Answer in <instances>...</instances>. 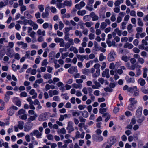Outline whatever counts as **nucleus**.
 Segmentation results:
<instances>
[{"label": "nucleus", "instance_id": "obj_41", "mask_svg": "<svg viewBox=\"0 0 148 148\" xmlns=\"http://www.w3.org/2000/svg\"><path fill=\"white\" fill-rule=\"evenodd\" d=\"M107 24L104 22H102L100 26V29L103 30L107 26Z\"/></svg>", "mask_w": 148, "mask_h": 148}, {"label": "nucleus", "instance_id": "obj_14", "mask_svg": "<svg viewBox=\"0 0 148 148\" xmlns=\"http://www.w3.org/2000/svg\"><path fill=\"white\" fill-rule=\"evenodd\" d=\"M42 27L43 28L46 29L47 28H49L50 30H51L52 29V26L51 23L49 24L47 23H44L42 25Z\"/></svg>", "mask_w": 148, "mask_h": 148}, {"label": "nucleus", "instance_id": "obj_2", "mask_svg": "<svg viewBox=\"0 0 148 148\" xmlns=\"http://www.w3.org/2000/svg\"><path fill=\"white\" fill-rule=\"evenodd\" d=\"M116 57V55L113 51H111L109 53L108 58V60L110 62L114 61V60L115 58Z\"/></svg>", "mask_w": 148, "mask_h": 148}, {"label": "nucleus", "instance_id": "obj_61", "mask_svg": "<svg viewBox=\"0 0 148 148\" xmlns=\"http://www.w3.org/2000/svg\"><path fill=\"white\" fill-rule=\"evenodd\" d=\"M28 66V65L26 64H24L23 66V67L21 68V69L20 72H22L24 71V69H27Z\"/></svg>", "mask_w": 148, "mask_h": 148}, {"label": "nucleus", "instance_id": "obj_10", "mask_svg": "<svg viewBox=\"0 0 148 148\" xmlns=\"http://www.w3.org/2000/svg\"><path fill=\"white\" fill-rule=\"evenodd\" d=\"M13 94V93L12 91H7L5 95V97L4 98L5 100L7 102L9 101L10 95H12Z\"/></svg>", "mask_w": 148, "mask_h": 148}, {"label": "nucleus", "instance_id": "obj_11", "mask_svg": "<svg viewBox=\"0 0 148 148\" xmlns=\"http://www.w3.org/2000/svg\"><path fill=\"white\" fill-rule=\"evenodd\" d=\"M109 71V69H106L105 71H103L102 73V76L103 77H106L107 78H108L110 77Z\"/></svg>", "mask_w": 148, "mask_h": 148}, {"label": "nucleus", "instance_id": "obj_58", "mask_svg": "<svg viewBox=\"0 0 148 148\" xmlns=\"http://www.w3.org/2000/svg\"><path fill=\"white\" fill-rule=\"evenodd\" d=\"M122 60L126 62H127L128 60V58L126 56H123L121 58Z\"/></svg>", "mask_w": 148, "mask_h": 148}, {"label": "nucleus", "instance_id": "obj_9", "mask_svg": "<svg viewBox=\"0 0 148 148\" xmlns=\"http://www.w3.org/2000/svg\"><path fill=\"white\" fill-rule=\"evenodd\" d=\"M47 116V113H43L41 114L38 117V120L40 121H44L46 120Z\"/></svg>", "mask_w": 148, "mask_h": 148}, {"label": "nucleus", "instance_id": "obj_40", "mask_svg": "<svg viewBox=\"0 0 148 148\" xmlns=\"http://www.w3.org/2000/svg\"><path fill=\"white\" fill-rule=\"evenodd\" d=\"M56 6L59 9H60L62 8H64V3H56Z\"/></svg>", "mask_w": 148, "mask_h": 148}, {"label": "nucleus", "instance_id": "obj_21", "mask_svg": "<svg viewBox=\"0 0 148 148\" xmlns=\"http://www.w3.org/2000/svg\"><path fill=\"white\" fill-rule=\"evenodd\" d=\"M24 122L22 121H20L18 122V127L21 130L23 129L24 127Z\"/></svg>", "mask_w": 148, "mask_h": 148}, {"label": "nucleus", "instance_id": "obj_42", "mask_svg": "<svg viewBox=\"0 0 148 148\" xmlns=\"http://www.w3.org/2000/svg\"><path fill=\"white\" fill-rule=\"evenodd\" d=\"M133 28V26L131 24H129L127 26V30L129 33H131L132 32V29Z\"/></svg>", "mask_w": 148, "mask_h": 148}, {"label": "nucleus", "instance_id": "obj_29", "mask_svg": "<svg viewBox=\"0 0 148 148\" xmlns=\"http://www.w3.org/2000/svg\"><path fill=\"white\" fill-rule=\"evenodd\" d=\"M43 78L46 79H50L52 77V75L51 74L47 73L43 75Z\"/></svg>", "mask_w": 148, "mask_h": 148}, {"label": "nucleus", "instance_id": "obj_23", "mask_svg": "<svg viewBox=\"0 0 148 148\" xmlns=\"http://www.w3.org/2000/svg\"><path fill=\"white\" fill-rule=\"evenodd\" d=\"M9 0H5L4 2L1 1L0 3V8H2L4 6H5L8 4Z\"/></svg>", "mask_w": 148, "mask_h": 148}, {"label": "nucleus", "instance_id": "obj_63", "mask_svg": "<svg viewBox=\"0 0 148 148\" xmlns=\"http://www.w3.org/2000/svg\"><path fill=\"white\" fill-rule=\"evenodd\" d=\"M21 97H25L27 96V93L25 92H22L20 94Z\"/></svg>", "mask_w": 148, "mask_h": 148}, {"label": "nucleus", "instance_id": "obj_36", "mask_svg": "<svg viewBox=\"0 0 148 148\" xmlns=\"http://www.w3.org/2000/svg\"><path fill=\"white\" fill-rule=\"evenodd\" d=\"M57 132L58 133H60L64 134H66V131L65 128H63L60 129H58Z\"/></svg>", "mask_w": 148, "mask_h": 148}, {"label": "nucleus", "instance_id": "obj_5", "mask_svg": "<svg viewBox=\"0 0 148 148\" xmlns=\"http://www.w3.org/2000/svg\"><path fill=\"white\" fill-rule=\"evenodd\" d=\"M73 122L72 121H69L68 122L66 129L68 131V133H70L71 132L74 130V129L73 127Z\"/></svg>", "mask_w": 148, "mask_h": 148}, {"label": "nucleus", "instance_id": "obj_44", "mask_svg": "<svg viewBox=\"0 0 148 148\" xmlns=\"http://www.w3.org/2000/svg\"><path fill=\"white\" fill-rule=\"evenodd\" d=\"M32 21L31 20L25 19L23 21V24L26 25L27 24H29L30 25Z\"/></svg>", "mask_w": 148, "mask_h": 148}, {"label": "nucleus", "instance_id": "obj_43", "mask_svg": "<svg viewBox=\"0 0 148 148\" xmlns=\"http://www.w3.org/2000/svg\"><path fill=\"white\" fill-rule=\"evenodd\" d=\"M115 32H116L117 34L119 36H121L122 35V31L119 29L118 28L115 29Z\"/></svg>", "mask_w": 148, "mask_h": 148}, {"label": "nucleus", "instance_id": "obj_64", "mask_svg": "<svg viewBox=\"0 0 148 148\" xmlns=\"http://www.w3.org/2000/svg\"><path fill=\"white\" fill-rule=\"evenodd\" d=\"M47 137L48 139L49 140H52L53 139V136L50 134L47 135Z\"/></svg>", "mask_w": 148, "mask_h": 148}, {"label": "nucleus", "instance_id": "obj_31", "mask_svg": "<svg viewBox=\"0 0 148 148\" xmlns=\"http://www.w3.org/2000/svg\"><path fill=\"white\" fill-rule=\"evenodd\" d=\"M124 2V0H117L114 3V4L115 6H119V5L122 3Z\"/></svg>", "mask_w": 148, "mask_h": 148}, {"label": "nucleus", "instance_id": "obj_34", "mask_svg": "<svg viewBox=\"0 0 148 148\" xmlns=\"http://www.w3.org/2000/svg\"><path fill=\"white\" fill-rule=\"evenodd\" d=\"M24 15L27 19H31L32 18V16L28 12H25L24 13Z\"/></svg>", "mask_w": 148, "mask_h": 148}, {"label": "nucleus", "instance_id": "obj_27", "mask_svg": "<svg viewBox=\"0 0 148 148\" xmlns=\"http://www.w3.org/2000/svg\"><path fill=\"white\" fill-rule=\"evenodd\" d=\"M136 106L134 104H130L128 106V109L130 110L133 111L136 108Z\"/></svg>", "mask_w": 148, "mask_h": 148}, {"label": "nucleus", "instance_id": "obj_35", "mask_svg": "<svg viewBox=\"0 0 148 148\" xmlns=\"http://www.w3.org/2000/svg\"><path fill=\"white\" fill-rule=\"evenodd\" d=\"M86 11L85 10H84L82 11H78L77 12V14L79 15H81L83 16L86 14Z\"/></svg>", "mask_w": 148, "mask_h": 148}, {"label": "nucleus", "instance_id": "obj_49", "mask_svg": "<svg viewBox=\"0 0 148 148\" xmlns=\"http://www.w3.org/2000/svg\"><path fill=\"white\" fill-rule=\"evenodd\" d=\"M38 8L40 12H42L44 10V5H39L38 6Z\"/></svg>", "mask_w": 148, "mask_h": 148}, {"label": "nucleus", "instance_id": "obj_50", "mask_svg": "<svg viewBox=\"0 0 148 148\" xmlns=\"http://www.w3.org/2000/svg\"><path fill=\"white\" fill-rule=\"evenodd\" d=\"M107 110L106 108H100L99 109V112L100 113L103 114L104 113V112H106Z\"/></svg>", "mask_w": 148, "mask_h": 148}, {"label": "nucleus", "instance_id": "obj_25", "mask_svg": "<svg viewBox=\"0 0 148 148\" xmlns=\"http://www.w3.org/2000/svg\"><path fill=\"white\" fill-rule=\"evenodd\" d=\"M30 25L33 27V29L34 30H36L38 27V25L32 21L30 24Z\"/></svg>", "mask_w": 148, "mask_h": 148}, {"label": "nucleus", "instance_id": "obj_56", "mask_svg": "<svg viewBox=\"0 0 148 148\" xmlns=\"http://www.w3.org/2000/svg\"><path fill=\"white\" fill-rule=\"evenodd\" d=\"M78 50L79 52L81 53H84L85 52L84 49L82 47H79Z\"/></svg>", "mask_w": 148, "mask_h": 148}, {"label": "nucleus", "instance_id": "obj_32", "mask_svg": "<svg viewBox=\"0 0 148 148\" xmlns=\"http://www.w3.org/2000/svg\"><path fill=\"white\" fill-rule=\"evenodd\" d=\"M73 86L74 88L76 89H81L82 87V85L81 84H77L74 83L73 84Z\"/></svg>", "mask_w": 148, "mask_h": 148}, {"label": "nucleus", "instance_id": "obj_13", "mask_svg": "<svg viewBox=\"0 0 148 148\" xmlns=\"http://www.w3.org/2000/svg\"><path fill=\"white\" fill-rule=\"evenodd\" d=\"M49 15V12L47 8H45V12L42 14V16L43 18H48Z\"/></svg>", "mask_w": 148, "mask_h": 148}, {"label": "nucleus", "instance_id": "obj_47", "mask_svg": "<svg viewBox=\"0 0 148 148\" xmlns=\"http://www.w3.org/2000/svg\"><path fill=\"white\" fill-rule=\"evenodd\" d=\"M138 25L142 27L143 26V23L140 18H138L137 19Z\"/></svg>", "mask_w": 148, "mask_h": 148}, {"label": "nucleus", "instance_id": "obj_45", "mask_svg": "<svg viewBox=\"0 0 148 148\" xmlns=\"http://www.w3.org/2000/svg\"><path fill=\"white\" fill-rule=\"evenodd\" d=\"M75 33L77 36H79V38L81 37L82 35L81 32L78 30H75Z\"/></svg>", "mask_w": 148, "mask_h": 148}, {"label": "nucleus", "instance_id": "obj_3", "mask_svg": "<svg viewBox=\"0 0 148 148\" xmlns=\"http://www.w3.org/2000/svg\"><path fill=\"white\" fill-rule=\"evenodd\" d=\"M42 135V133H41V132H39V130H34L30 133V135L31 136H36L37 138H41Z\"/></svg>", "mask_w": 148, "mask_h": 148}, {"label": "nucleus", "instance_id": "obj_6", "mask_svg": "<svg viewBox=\"0 0 148 148\" xmlns=\"http://www.w3.org/2000/svg\"><path fill=\"white\" fill-rule=\"evenodd\" d=\"M33 125V124L32 123H26L24 126V131L27 132L29 131L31 129Z\"/></svg>", "mask_w": 148, "mask_h": 148}, {"label": "nucleus", "instance_id": "obj_22", "mask_svg": "<svg viewBox=\"0 0 148 148\" xmlns=\"http://www.w3.org/2000/svg\"><path fill=\"white\" fill-rule=\"evenodd\" d=\"M64 6L71 7L72 4V1L71 0L68 1L66 0L64 1Z\"/></svg>", "mask_w": 148, "mask_h": 148}, {"label": "nucleus", "instance_id": "obj_60", "mask_svg": "<svg viewBox=\"0 0 148 148\" xmlns=\"http://www.w3.org/2000/svg\"><path fill=\"white\" fill-rule=\"evenodd\" d=\"M86 107V106L84 105H79L78 106V108L80 110H83Z\"/></svg>", "mask_w": 148, "mask_h": 148}, {"label": "nucleus", "instance_id": "obj_39", "mask_svg": "<svg viewBox=\"0 0 148 148\" xmlns=\"http://www.w3.org/2000/svg\"><path fill=\"white\" fill-rule=\"evenodd\" d=\"M91 18V17L89 15H86L83 17V20L85 21H89Z\"/></svg>", "mask_w": 148, "mask_h": 148}, {"label": "nucleus", "instance_id": "obj_19", "mask_svg": "<svg viewBox=\"0 0 148 148\" xmlns=\"http://www.w3.org/2000/svg\"><path fill=\"white\" fill-rule=\"evenodd\" d=\"M133 47L132 44L128 42L125 43L123 46L124 48H128L129 49H131Z\"/></svg>", "mask_w": 148, "mask_h": 148}, {"label": "nucleus", "instance_id": "obj_18", "mask_svg": "<svg viewBox=\"0 0 148 148\" xmlns=\"http://www.w3.org/2000/svg\"><path fill=\"white\" fill-rule=\"evenodd\" d=\"M102 117H106L105 120V121L107 122L109 120L110 117V115L108 112H106L102 115Z\"/></svg>", "mask_w": 148, "mask_h": 148}, {"label": "nucleus", "instance_id": "obj_52", "mask_svg": "<svg viewBox=\"0 0 148 148\" xmlns=\"http://www.w3.org/2000/svg\"><path fill=\"white\" fill-rule=\"evenodd\" d=\"M104 90L106 92H112L113 91V89L110 87H107L104 88Z\"/></svg>", "mask_w": 148, "mask_h": 148}, {"label": "nucleus", "instance_id": "obj_1", "mask_svg": "<svg viewBox=\"0 0 148 148\" xmlns=\"http://www.w3.org/2000/svg\"><path fill=\"white\" fill-rule=\"evenodd\" d=\"M128 91L132 93L133 96L134 97L138 96L139 95V90L137 89V87L136 86H133L132 87L129 88Z\"/></svg>", "mask_w": 148, "mask_h": 148}, {"label": "nucleus", "instance_id": "obj_30", "mask_svg": "<svg viewBox=\"0 0 148 148\" xmlns=\"http://www.w3.org/2000/svg\"><path fill=\"white\" fill-rule=\"evenodd\" d=\"M138 82L141 86H144L146 83L145 80L142 78H140L138 79Z\"/></svg>", "mask_w": 148, "mask_h": 148}, {"label": "nucleus", "instance_id": "obj_46", "mask_svg": "<svg viewBox=\"0 0 148 148\" xmlns=\"http://www.w3.org/2000/svg\"><path fill=\"white\" fill-rule=\"evenodd\" d=\"M8 115L10 116L12 115L14 113V111L11 108L9 109L8 110Z\"/></svg>", "mask_w": 148, "mask_h": 148}, {"label": "nucleus", "instance_id": "obj_7", "mask_svg": "<svg viewBox=\"0 0 148 148\" xmlns=\"http://www.w3.org/2000/svg\"><path fill=\"white\" fill-rule=\"evenodd\" d=\"M116 138L115 136H111L110 137L108 143L110 145V146H111L116 142Z\"/></svg>", "mask_w": 148, "mask_h": 148}, {"label": "nucleus", "instance_id": "obj_24", "mask_svg": "<svg viewBox=\"0 0 148 148\" xmlns=\"http://www.w3.org/2000/svg\"><path fill=\"white\" fill-rule=\"evenodd\" d=\"M70 51H73V52L75 54H77L78 53V51L77 49L75 47L73 46L71 47L69 49Z\"/></svg>", "mask_w": 148, "mask_h": 148}, {"label": "nucleus", "instance_id": "obj_20", "mask_svg": "<svg viewBox=\"0 0 148 148\" xmlns=\"http://www.w3.org/2000/svg\"><path fill=\"white\" fill-rule=\"evenodd\" d=\"M14 101L15 102V103L18 106H20L21 105V102L19 99L17 97H15L14 98Z\"/></svg>", "mask_w": 148, "mask_h": 148}, {"label": "nucleus", "instance_id": "obj_53", "mask_svg": "<svg viewBox=\"0 0 148 148\" xmlns=\"http://www.w3.org/2000/svg\"><path fill=\"white\" fill-rule=\"evenodd\" d=\"M64 26V24L62 21H60L59 24V29L60 30H62Z\"/></svg>", "mask_w": 148, "mask_h": 148}, {"label": "nucleus", "instance_id": "obj_17", "mask_svg": "<svg viewBox=\"0 0 148 148\" xmlns=\"http://www.w3.org/2000/svg\"><path fill=\"white\" fill-rule=\"evenodd\" d=\"M142 108L140 107L138 108L136 112V116L137 117H140L141 116Z\"/></svg>", "mask_w": 148, "mask_h": 148}, {"label": "nucleus", "instance_id": "obj_28", "mask_svg": "<svg viewBox=\"0 0 148 148\" xmlns=\"http://www.w3.org/2000/svg\"><path fill=\"white\" fill-rule=\"evenodd\" d=\"M126 79L127 82L129 83H133L135 82V79L134 78H130L128 77H126Z\"/></svg>", "mask_w": 148, "mask_h": 148}, {"label": "nucleus", "instance_id": "obj_51", "mask_svg": "<svg viewBox=\"0 0 148 148\" xmlns=\"http://www.w3.org/2000/svg\"><path fill=\"white\" fill-rule=\"evenodd\" d=\"M85 25L88 27H90L93 25V24L91 22H86Z\"/></svg>", "mask_w": 148, "mask_h": 148}, {"label": "nucleus", "instance_id": "obj_57", "mask_svg": "<svg viewBox=\"0 0 148 148\" xmlns=\"http://www.w3.org/2000/svg\"><path fill=\"white\" fill-rule=\"evenodd\" d=\"M88 69H83L82 70V73L85 75H87L88 73Z\"/></svg>", "mask_w": 148, "mask_h": 148}, {"label": "nucleus", "instance_id": "obj_48", "mask_svg": "<svg viewBox=\"0 0 148 148\" xmlns=\"http://www.w3.org/2000/svg\"><path fill=\"white\" fill-rule=\"evenodd\" d=\"M27 118V115L26 114H24L19 116V118L22 120H26Z\"/></svg>", "mask_w": 148, "mask_h": 148}, {"label": "nucleus", "instance_id": "obj_37", "mask_svg": "<svg viewBox=\"0 0 148 148\" xmlns=\"http://www.w3.org/2000/svg\"><path fill=\"white\" fill-rule=\"evenodd\" d=\"M100 73V70L99 69H97L96 70L95 73L93 75V77L94 78L97 77L99 75Z\"/></svg>", "mask_w": 148, "mask_h": 148}, {"label": "nucleus", "instance_id": "obj_55", "mask_svg": "<svg viewBox=\"0 0 148 148\" xmlns=\"http://www.w3.org/2000/svg\"><path fill=\"white\" fill-rule=\"evenodd\" d=\"M50 10L52 12L54 13L57 12V10L56 8L53 6H51L50 8Z\"/></svg>", "mask_w": 148, "mask_h": 148}, {"label": "nucleus", "instance_id": "obj_12", "mask_svg": "<svg viewBox=\"0 0 148 148\" xmlns=\"http://www.w3.org/2000/svg\"><path fill=\"white\" fill-rule=\"evenodd\" d=\"M68 72L70 74H72L74 72L77 73L78 70L76 67L72 66L68 69Z\"/></svg>", "mask_w": 148, "mask_h": 148}, {"label": "nucleus", "instance_id": "obj_59", "mask_svg": "<svg viewBox=\"0 0 148 148\" xmlns=\"http://www.w3.org/2000/svg\"><path fill=\"white\" fill-rule=\"evenodd\" d=\"M105 58V57L104 56L103 53H101L99 58V60L102 61Z\"/></svg>", "mask_w": 148, "mask_h": 148}, {"label": "nucleus", "instance_id": "obj_16", "mask_svg": "<svg viewBox=\"0 0 148 148\" xmlns=\"http://www.w3.org/2000/svg\"><path fill=\"white\" fill-rule=\"evenodd\" d=\"M136 67V68L137 74L135 76L136 77H137L140 75L141 74L140 69L141 67V66L140 65L137 64Z\"/></svg>", "mask_w": 148, "mask_h": 148}, {"label": "nucleus", "instance_id": "obj_62", "mask_svg": "<svg viewBox=\"0 0 148 148\" xmlns=\"http://www.w3.org/2000/svg\"><path fill=\"white\" fill-rule=\"evenodd\" d=\"M25 112V111L23 109H21L19 110L18 112V113L19 115L24 114Z\"/></svg>", "mask_w": 148, "mask_h": 148}, {"label": "nucleus", "instance_id": "obj_54", "mask_svg": "<svg viewBox=\"0 0 148 148\" xmlns=\"http://www.w3.org/2000/svg\"><path fill=\"white\" fill-rule=\"evenodd\" d=\"M48 64V62L47 61V60L46 59H45L42 62V66H46Z\"/></svg>", "mask_w": 148, "mask_h": 148}, {"label": "nucleus", "instance_id": "obj_8", "mask_svg": "<svg viewBox=\"0 0 148 148\" xmlns=\"http://www.w3.org/2000/svg\"><path fill=\"white\" fill-rule=\"evenodd\" d=\"M76 56L78 58V59L82 62L83 61L84 59H86L88 60V55H81L79 54H78L76 55Z\"/></svg>", "mask_w": 148, "mask_h": 148}, {"label": "nucleus", "instance_id": "obj_15", "mask_svg": "<svg viewBox=\"0 0 148 148\" xmlns=\"http://www.w3.org/2000/svg\"><path fill=\"white\" fill-rule=\"evenodd\" d=\"M37 117V115L35 114L34 116H30L27 119V121L29 123H31L32 121H33L35 120L36 117Z\"/></svg>", "mask_w": 148, "mask_h": 148}, {"label": "nucleus", "instance_id": "obj_4", "mask_svg": "<svg viewBox=\"0 0 148 148\" xmlns=\"http://www.w3.org/2000/svg\"><path fill=\"white\" fill-rule=\"evenodd\" d=\"M54 41L57 43H60L59 45L60 47L64 46L65 42L63 38L56 37L54 39Z\"/></svg>", "mask_w": 148, "mask_h": 148}, {"label": "nucleus", "instance_id": "obj_33", "mask_svg": "<svg viewBox=\"0 0 148 148\" xmlns=\"http://www.w3.org/2000/svg\"><path fill=\"white\" fill-rule=\"evenodd\" d=\"M80 112L82 113V115L84 118H86L88 116V112L85 110L83 111H80Z\"/></svg>", "mask_w": 148, "mask_h": 148}, {"label": "nucleus", "instance_id": "obj_38", "mask_svg": "<svg viewBox=\"0 0 148 148\" xmlns=\"http://www.w3.org/2000/svg\"><path fill=\"white\" fill-rule=\"evenodd\" d=\"M143 77L144 78H146L147 76V73L148 71V69L146 68H144L143 69Z\"/></svg>", "mask_w": 148, "mask_h": 148}, {"label": "nucleus", "instance_id": "obj_26", "mask_svg": "<svg viewBox=\"0 0 148 148\" xmlns=\"http://www.w3.org/2000/svg\"><path fill=\"white\" fill-rule=\"evenodd\" d=\"M129 102L131 104L135 105L137 103V101L134 98H131L129 99Z\"/></svg>", "mask_w": 148, "mask_h": 148}]
</instances>
